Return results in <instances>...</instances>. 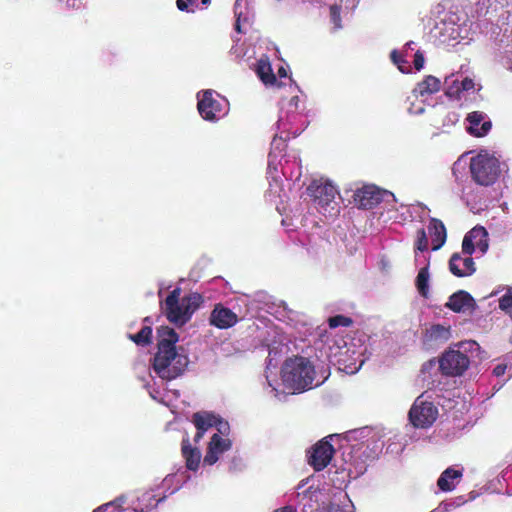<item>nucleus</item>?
Instances as JSON below:
<instances>
[{
	"instance_id": "nucleus-1",
	"label": "nucleus",
	"mask_w": 512,
	"mask_h": 512,
	"mask_svg": "<svg viewBox=\"0 0 512 512\" xmlns=\"http://www.w3.org/2000/svg\"><path fill=\"white\" fill-rule=\"evenodd\" d=\"M178 334L162 326L158 329V351L153 357L152 371L162 380L170 381L180 376L188 365V357L176 347Z\"/></svg>"
},
{
	"instance_id": "nucleus-2",
	"label": "nucleus",
	"mask_w": 512,
	"mask_h": 512,
	"mask_svg": "<svg viewBox=\"0 0 512 512\" xmlns=\"http://www.w3.org/2000/svg\"><path fill=\"white\" fill-rule=\"evenodd\" d=\"M281 376L286 388L298 392L319 386L325 379L316 380L314 366L304 357L286 360L281 370Z\"/></svg>"
},
{
	"instance_id": "nucleus-3",
	"label": "nucleus",
	"mask_w": 512,
	"mask_h": 512,
	"mask_svg": "<svg viewBox=\"0 0 512 512\" xmlns=\"http://www.w3.org/2000/svg\"><path fill=\"white\" fill-rule=\"evenodd\" d=\"M328 349L330 362L337 364L340 370L348 374L359 371L367 359L364 356L366 347L354 340L348 342L342 336L334 339L332 344H328Z\"/></svg>"
},
{
	"instance_id": "nucleus-4",
	"label": "nucleus",
	"mask_w": 512,
	"mask_h": 512,
	"mask_svg": "<svg viewBox=\"0 0 512 512\" xmlns=\"http://www.w3.org/2000/svg\"><path fill=\"white\" fill-rule=\"evenodd\" d=\"M180 294L181 289L175 288L162 304V310L167 319L177 326H183L191 319L202 299L197 293H191L182 298Z\"/></svg>"
},
{
	"instance_id": "nucleus-5",
	"label": "nucleus",
	"mask_w": 512,
	"mask_h": 512,
	"mask_svg": "<svg viewBox=\"0 0 512 512\" xmlns=\"http://www.w3.org/2000/svg\"><path fill=\"white\" fill-rule=\"evenodd\" d=\"M307 191L325 216H335L339 212V206L335 201L339 192L331 181L323 178L313 180Z\"/></svg>"
},
{
	"instance_id": "nucleus-6",
	"label": "nucleus",
	"mask_w": 512,
	"mask_h": 512,
	"mask_svg": "<svg viewBox=\"0 0 512 512\" xmlns=\"http://www.w3.org/2000/svg\"><path fill=\"white\" fill-rule=\"evenodd\" d=\"M304 107L300 106L298 96H293L288 103L281 109L277 121V131L287 133L293 137L298 136L306 127V121L303 115Z\"/></svg>"
},
{
	"instance_id": "nucleus-7",
	"label": "nucleus",
	"mask_w": 512,
	"mask_h": 512,
	"mask_svg": "<svg viewBox=\"0 0 512 512\" xmlns=\"http://www.w3.org/2000/svg\"><path fill=\"white\" fill-rule=\"evenodd\" d=\"M470 171L479 185H492L500 175L499 160L487 152H480L471 159Z\"/></svg>"
},
{
	"instance_id": "nucleus-8",
	"label": "nucleus",
	"mask_w": 512,
	"mask_h": 512,
	"mask_svg": "<svg viewBox=\"0 0 512 512\" xmlns=\"http://www.w3.org/2000/svg\"><path fill=\"white\" fill-rule=\"evenodd\" d=\"M197 98L199 114L206 121H218L228 112V101L213 90L200 92Z\"/></svg>"
},
{
	"instance_id": "nucleus-9",
	"label": "nucleus",
	"mask_w": 512,
	"mask_h": 512,
	"mask_svg": "<svg viewBox=\"0 0 512 512\" xmlns=\"http://www.w3.org/2000/svg\"><path fill=\"white\" fill-rule=\"evenodd\" d=\"M438 417V408L426 393L416 398L409 411V420L416 428L430 427Z\"/></svg>"
},
{
	"instance_id": "nucleus-10",
	"label": "nucleus",
	"mask_w": 512,
	"mask_h": 512,
	"mask_svg": "<svg viewBox=\"0 0 512 512\" xmlns=\"http://www.w3.org/2000/svg\"><path fill=\"white\" fill-rule=\"evenodd\" d=\"M191 421L197 430L194 436V441L196 443L199 442L203 435L210 429L215 428V433H229L230 431L228 422L224 421L218 415L212 412H196L193 414Z\"/></svg>"
},
{
	"instance_id": "nucleus-11",
	"label": "nucleus",
	"mask_w": 512,
	"mask_h": 512,
	"mask_svg": "<svg viewBox=\"0 0 512 512\" xmlns=\"http://www.w3.org/2000/svg\"><path fill=\"white\" fill-rule=\"evenodd\" d=\"M290 135L287 133H277L272 142H271V150L268 155V167H267V175L269 179H272L275 183L280 179L279 176V167L281 170L284 169L282 164V152L286 148V140ZM284 174V171H282Z\"/></svg>"
},
{
	"instance_id": "nucleus-12",
	"label": "nucleus",
	"mask_w": 512,
	"mask_h": 512,
	"mask_svg": "<svg viewBox=\"0 0 512 512\" xmlns=\"http://www.w3.org/2000/svg\"><path fill=\"white\" fill-rule=\"evenodd\" d=\"M339 435L333 434L319 441L309 452L308 463L316 470L321 471L330 463L335 452L331 440L337 439Z\"/></svg>"
},
{
	"instance_id": "nucleus-13",
	"label": "nucleus",
	"mask_w": 512,
	"mask_h": 512,
	"mask_svg": "<svg viewBox=\"0 0 512 512\" xmlns=\"http://www.w3.org/2000/svg\"><path fill=\"white\" fill-rule=\"evenodd\" d=\"M390 199L393 202L396 201L393 193L389 191H382L374 185L363 186L362 188L357 189L354 194L355 203L363 209H370L382 200L389 202Z\"/></svg>"
},
{
	"instance_id": "nucleus-14",
	"label": "nucleus",
	"mask_w": 512,
	"mask_h": 512,
	"mask_svg": "<svg viewBox=\"0 0 512 512\" xmlns=\"http://www.w3.org/2000/svg\"><path fill=\"white\" fill-rule=\"evenodd\" d=\"M444 85L447 97L457 100H460L464 93H475L481 89V86L477 85L473 79L469 77L462 78L459 73L446 76Z\"/></svg>"
},
{
	"instance_id": "nucleus-15",
	"label": "nucleus",
	"mask_w": 512,
	"mask_h": 512,
	"mask_svg": "<svg viewBox=\"0 0 512 512\" xmlns=\"http://www.w3.org/2000/svg\"><path fill=\"white\" fill-rule=\"evenodd\" d=\"M469 366V358L459 350L450 349L439 359V367L443 374L457 376L463 374Z\"/></svg>"
},
{
	"instance_id": "nucleus-16",
	"label": "nucleus",
	"mask_w": 512,
	"mask_h": 512,
	"mask_svg": "<svg viewBox=\"0 0 512 512\" xmlns=\"http://www.w3.org/2000/svg\"><path fill=\"white\" fill-rule=\"evenodd\" d=\"M441 88V81L432 76L428 75L426 76L423 81L419 82L417 86L413 89V96L418 99L421 98L419 104L411 103V105L408 107V112L410 114L414 115H420L424 113L425 108L423 105V102L425 101L426 97L436 93Z\"/></svg>"
},
{
	"instance_id": "nucleus-17",
	"label": "nucleus",
	"mask_w": 512,
	"mask_h": 512,
	"mask_svg": "<svg viewBox=\"0 0 512 512\" xmlns=\"http://www.w3.org/2000/svg\"><path fill=\"white\" fill-rule=\"evenodd\" d=\"M229 433H213L207 446L206 454L203 458V465H214L222 455L229 451L232 442L228 437Z\"/></svg>"
},
{
	"instance_id": "nucleus-18",
	"label": "nucleus",
	"mask_w": 512,
	"mask_h": 512,
	"mask_svg": "<svg viewBox=\"0 0 512 512\" xmlns=\"http://www.w3.org/2000/svg\"><path fill=\"white\" fill-rule=\"evenodd\" d=\"M433 37L443 45H454L459 43L461 36V28L452 20H441L436 23L433 31Z\"/></svg>"
},
{
	"instance_id": "nucleus-19",
	"label": "nucleus",
	"mask_w": 512,
	"mask_h": 512,
	"mask_svg": "<svg viewBox=\"0 0 512 512\" xmlns=\"http://www.w3.org/2000/svg\"><path fill=\"white\" fill-rule=\"evenodd\" d=\"M466 123V131L474 137L486 136L492 128L490 118L482 111L469 113L466 117Z\"/></svg>"
},
{
	"instance_id": "nucleus-20",
	"label": "nucleus",
	"mask_w": 512,
	"mask_h": 512,
	"mask_svg": "<svg viewBox=\"0 0 512 512\" xmlns=\"http://www.w3.org/2000/svg\"><path fill=\"white\" fill-rule=\"evenodd\" d=\"M445 306L455 313H472L476 302L468 292L459 290L449 297Z\"/></svg>"
},
{
	"instance_id": "nucleus-21",
	"label": "nucleus",
	"mask_w": 512,
	"mask_h": 512,
	"mask_svg": "<svg viewBox=\"0 0 512 512\" xmlns=\"http://www.w3.org/2000/svg\"><path fill=\"white\" fill-rule=\"evenodd\" d=\"M449 270L456 277H468L475 273L476 267L472 257L454 253L449 260Z\"/></svg>"
},
{
	"instance_id": "nucleus-22",
	"label": "nucleus",
	"mask_w": 512,
	"mask_h": 512,
	"mask_svg": "<svg viewBox=\"0 0 512 512\" xmlns=\"http://www.w3.org/2000/svg\"><path fill=\"white\" fill-rule=\"evenodd\" d=\"M184 474L185 471H181L169 474L163 479L161 484L155 488L159 494L157 502L164 501L168 495L175 493L181 487V485L188 479Z\"/></svg>"
},
{
	"instance_id": "nucleus-23",
	"label": "nucleus",
	"mask_w": 512,
	"mask_h": 512,
	"mask_svg": "<svg viewBox=\"0 0 512 512\" xmlns=\"http://www.w3.org/2000/svg\"><path fill=\"white\" fill-rule=\"evenodd\" d=\"M209 321L211 325L219 329H227L234 326L237 323L238 317L229 308H226L221 304H218L212 310Z\"/></svg>"
},
{
	"instance_id": "nucleus-24",
	"label": "nucleus",
	"mask_w": 512,
	"mask_h": 512,
	"mask_svg": "<svg viewBox=\"0 0 512 512\" xmlns=\"http://www.w3.org/2000/svg\"><path fill=\"white\" fill-rule=\"evenodd\" d=\"M463 476V469L454 466L445 469L437 480V486L443 492H450L455 489Z\"/></svg>"
},
{
	"instance_id": "nucleus-25",
	"label": "nucleus",
	"mask_w": 512,
	"mask_h": 512,
	"mask_svg": "<svg viewBox=\"0 0 512 512\" xmlns=\"http://www.w3.org/2000/svg\"><path fill=\"white\" fill-rule=\"evenodd\" d=\"M429 265H430V256H424L422 263L419 265L421 267L419 268L417 277L415 279L416 288H417L419 294L424 298H428L429 293H430V290H429V282H430Z\"/></svg>"
},
{
	"instance_id": "nucleus-26",
	"label": "nucleus",
	"mask_w": 512,
	"mask_h": 512,
	"mask_svg": "<svg viewBox=\"0 0 512 512\" xmlns=\"http://www.w3.org/2000/svg\"><path fill=\"white\" fill-rule=\"evenodd\" d=\"M159 494L155 489L145 491L136 500L131 501L134 512H149L159 503L157 502Z\"/></svg>"
},
{
	"instance_id": "nucleus-27",
	"label": "nucleus",
	"mask_w": 512,
	"mask_h": 512,
	"mask_svg": "<svg viewBox=\"0 0 512 512\" xmlns=\"http://www.w3.org/2000/svg\"><path fill=\"white\" fill-rule=\"evenodd\" d=\"M428 231L432 240V250L436 251L440 249L446 242L447 234L446 228L442 221L431 218Z\"/></svg>"
},
{
	"instance_id": "nucleus-28",
	"label": "nucleus",
	"mask_w": 512,
	"mask_h": 512,
	"mask_svg": "<svg viewBox=\"0 0 512 512\" xmlns=\"http://www.w3.org/2000/svg\"><path fill=\"white\" fill-rule=\"evenodd\" d=\"M182 455L185 459L186 468L196 471L201 462V452L198 448H192L188 439L182 441Z\"/></svg>"
},
{
	"instance_id": "nucleus-29",
	"label": "nucleus",
	"mask_w": 512,
	"mask_h": 512,
	"mask_svg": "<svg viewBox=\"0 0 512 512\" xmlns=\"http://www.w3.org/2000/svg\"><path fill=\"white\" fill-rule=\"evenodd\" d=\"M459 165H460L459 161L455 162L453 165V168H452L453 174L456 177V186L454 187V193L462 201H464L467 205H469L471 201H474V197L472 196L473 186L471 183L464 184L460 181L459 177L456 174Z\"/></svg>"
},
{
	"instance_id": "nucleus-30",
	"label": "nucleus",
	"mask_w": 512,
	"mask_h": 512,
	"mask_svg": "<svg viewBox=\"0 0 512 512\" xmlns=\"http://www.w3.org/2000/svg\"><path fill=\"white\" fill-rule=\"evenodd\" d=\"M256 73L265 85H273L276 77L273 74L270 61L267 56H262L256 64Z\"/></svg>"
},
{
	"instance_id": "nucleus-31",
	"label": "nucleus",
	"mask_w": 512,
	"mask_h": 512,
	"mask_svg": "<svg viewBox=\"0 0 512 512\" xmlns=\"http://www.w3.org/2000/svg\"><path fill=\"white\" fill-rule=\"evenodd\" d=\"M469 237L474 242L476 248L482 253L488 250V232L482 226H476L468 232Z\"/></svg>"
},
{
	"instance_id": "nucleus-32",
	"label": "nucleus",
	"mask_w": 512,
	"mask_h": 512,
	"mask_svg": "<svg viewBox=\"0 0 512 512\" xmlns=\"http://www.w3.org/2000/svg\"><path fill=\"white\" fill-rule=\"evenodd\" d=\"M272 353H273V351L270 350L267 364H266L265 379H266L267 386L270 388L269 393H271L274 397L280 399L279 390L275 385L277 382L275 379L276 374L273 373L271 370L272 368L275 370L277 367V363H273Z\"/></svg>"
},
{
	"instance_id": "nucleus-33",
	"label": "nucleus",
	"mask_w": 512,
	"mask_h": 512,
	"mask_svg": "<svg viewBox=\"0 0 512 512\" xmlns=\"http://www.w3.org/2000/svg\"><path fill=\"white\" fill-rule=\"evenodd\" d=\"M428 250V239L426 232L423 228L419 229L417 232V239L415 242V264L416 266H419L422 261L423 257L426 256L425 252Z\"/></svg>"
},
{
	"instance_id": "nucleus-34",
	"label": "nucleus",
	"mask_w": 512,
	"mask_h": 512,
	"mask_svg": "<svg viewBox=\"0 0 512 512\" xmlns=\"http://www.w3.org/2000/svg\"><path fill=\"white\" fill-rule=\"evenodd\" d=\"M308 483V479L302 480L297 486L296 497L298 501H304L306 499L309 502L305 503L304 506H311L310 502L314 499L317 500L318 494L320 493L317 489H314L312 486L305 488Z\"/></svg>"
},
{
	"instance_id": "nucleus-35",
	"label": "nucleus",
	"mask_w": 512,
	"mask_h": 512,
	"mask_svg": "<svg viewBox=\"0 0 512 512\" xmlns=\"http://www.w3.org/2000/svg\"><path fill=\"white\" fill-rule=\"evenodd\" d=\"M234 13L236 17L235 29L237 32L242 33V25L248 23L249 20L246 3H243V0H236Z\"/></svg>"
},
{
	"instance_id": "nucleus-36",
	"label": "nucleus",
	"mask_w": 512,
	"mask_h": 512,
	"mask_svg": "<svg viewBox=\"0 0 512 512\" xmlns=\"http://www.w3.org/2000/svg\"><path fill=\"white\" fill-rule=\"evenodd\" d=\"M127 496L120 495L114 500L97 507L93 512L124 511V504L127 503Z\"/></svg>"
},
{
	"instance_id": "nucleus-37",
	"label": "nucleus",
	"mask_w": 512,
	"mask_h": 512,
	"mask_svg": "<svg viewBox=\"0 0 512 512\" xmlns=\"http://www.w3.org/2000/svg\"><path fill=\"white\" fill-rule=\"evenodd\" d=\"M427 336L434 341H446L450 337V328L440 324L432 325L427 330Z\"/></svg>"
},
{
	"instance_id": "nucleus-38",
	"label": "nucleus",
	"mask_w": 512,
	"mask_h": 512,
	"mask_svg": "<svg viewBox=\"0 0 512 512\" xmlns=\"http://www.w3.org/2000/svg\"><path fill=\"white\" fill-rule=\"evenodd\" d=\"M152 329L149 326H144L137 334L130 335V339L137 345H146L150 343Z\"/></svg>"
},
{
	"instance_id": "nucleus-39",
	"label": "nucleus",
	"mask_w": 512,
	"mask_h": 512,
	"mask_svg": "<svg viewBox=\"0 0 512 512\" xmlns=\"http://www.w3.org/2000/svg\"><path fill=\"white\" fill-rule=\"evenodd\" d=\"M345 501L342 504H331L327 507H324L321 512H354V506L351 501L345 495Z\"/></svg>"
},
{
	"instance_id": "nucleus-40",
	"label": "nucleus",
	"mask_w": 512,
	"mask_h": 512,
	"mask_svg": "<svg viewBox=\"0 0 512 512\" xmlns=\"http://www.w3.org/2000/svg\"><path fill=\"white\" fill-rule=\"evenodd\" d=\"M499 308L508 315L512 313V287H507L506 293L499 299Z\"/></svg>"
},
{
	"instance_id": "nucleus-41",
	"label": "nucleus",
	"mask_w": 512,
	"mask_h": 512,
	"mask_svg": "<svg viewBox=\"0 0 512 512\" xmlns=\"http://www.w3.org/2000/svg\"><path fill=\"white\" fill-rule=\"evenodd\" d=\"M391 60L395 65H397L398 69L402 73H407L410 71V66L408 65V61L404 58V56L400 52L393 50L391 52Z\"/></svg>"
},
{
	"instance_id": "nucleus-42",
	"label": "nucleus",
	"mask_w": 512,
	"mask_h": 512,
	"mask_svg": "<svg viewBox=\"0 0 512 512\" xmlns=\"http://www.w3.org/2000/svg\"><path fill=\"white\" fill-rule=\"evenodd\" d=\"M351 324H352L351 318L343 316V315H336L329 319V327L330 328H336V327H340V326L348 327Z\"/></svg>"
},
{
	"instance_id": "nucleus-43",
	"label": "nucleus",
	"mask_w": 512,
	"mask_h": 512,
	"mask_svg": "<svg viewBox=\"0 0 512 512\" xmlns=\"http://www.w3.org/2000/svg\"><path fill=\"white\" fill-rule=\"evenodd\" d=\"M475 249H477V248L467 233L462 242V255L471 257V255L474 253Z\"/></svg>"
},
{
	"instance_id": "nucleus-44",
	"label": "nucleus",
	"mask_w": 512,
	"mask_h": 512,
	"mask_svg": "<svg viewBox=\"0 0 512 512\" xmlns=\"http://www.w3.org/2000/svg\"><path fill=\"white\" fill-rule=\"evenodd\" d=\"M341 7L338 5H332L330 7V19L336 28H341Z\"/></svg>"
},
{
	"instance_id": "nucleus-45",
	"label": "nucleus",
	"mask_w": 512,
	"mask_h": 512,
	"mask_svg": "<svg viewBox=\"0 0 512 512\" xmlns=\"http://www.w3.org/2000/svg\"><path fill=\"white\" fill-rule=\"evenodd\" d=\"M370 431L367 428H361L357 430L350 431L347 435L349 439H360L366 437L367 433Z\"/></svg>"
},
{
	"instance_id": "nucleus-46",
	"label": "nucleus",
	"mask_w": 512,
	"mask_h": 512,
	"mask_svg": "<svg viewBox=\"0 0 512 512\" xmlns=\"http://www.w3.org/2000/svg\"><path fill=\"white\" fill-rule=\"evenodd\" d=\"M414 66L417 71H420L424 66V56L419 51L414 54Z\"/></svg>"
},
{
	"instance_id": "nucleus-47",
	"label": "nucleus",
	"mask_w": 512,
	"mask_h": 512,
	"mask_svg": "<svg viewBox=\"0 0 512 512\" xmlns=\"http://www.w3.org/2000/svg\"><path fill=\"white\" fill-rule=\"evenodd\" d=\"M194 0H177V8L180 11L189 12V4H193Z\"/></svg>"
},
{
	"instance_id": "nucleus-48",
	"label": "nucleus",
	"mask_w": 512,
	"mask_h": 512,
	"mask_svg": "<svg viewBox=\"0 0 512 512\" xmlns=\"http://www.w3.org/2000/svg\"><path fill=\"white\" fill-rule=\"evenodd\" d=\"M503 65L512 71V48L508 51H506V54L503 58Z\"/></svg>"
},
{
	"instance_id": "nucleus-49",
	"label": "nucleus",
	"mask_w": 512,
	"mask_h": 512,
	"mask_svg": "<svg viewBox=\"0 0 512 512\" xmlns=\"http://www.w3.org/2000/svg\"><path fill=\"white\" fill-rule=\"evenodd\" d=\"M506 365H503V364H498L494 369H493V374L497 377H500L502 375H504L505 371H506Z\"/></svg>"
},
{
	"instance_id": "nucleus-50",
	"label": "nucleus",
	"mask_w": 512,
	"mask_h": 512,
	"mask_svg": "<svg viewBox=\"0 0 512 512\" xmlns=\"http://www.w3.org/2000/svg\"><path fill=\"white\" fill-rule=\"evenodd\" d=\"M273 512H296V509L293 506H284L282 508L276 509Z\"/></svg>"
},
{
	"instance_id": "nucleus-51",
	"label": "nucleus",
	"mask_w": 512,
	"mask_h": 512,
	"mask_svg": "<svg viewBox=\"0 0 512 512\" xmlns=\"http://www.w3.org/2000/svg\"><path fill=\"white\" fill-rule=\"evenodd\" d=\"M67 5L71 6L73 8H79L81 5V1L80 0H67Z\"/></svg>"
},
{
	"instance_id": "nucleus-52",
	"label": "nucleus",
	"mask_w": 512,
	"mask_h": 512,
	"mask_svg": "<svg viewBox=\"0 0 512 512\" xmlns=\"http://www.w3.org/2000/svg\"><path fill=\"white\" fill-rule=\"evenodd\" d=\"M414 45H415V43H414V42H408V43L405 45L406 57H408V54H407L408 49L413 50V47H412V46H414Z\"/></svg>"
},
{
	"instance_id": "nucleus-53",
	"label": "nucleus",
	"mask_w": 512,
	"mask_h": 512,
	"mask_svg": "<svg viewBox=\"0 0 512 512\" xmlns=\"http://www.w3.org/2000/svg\"><path fill=\"white\" fill-rule=\"evenodd\" d=\"M149 394H150V396H151L153 399H155V400L157 399V395H156V394H157V392H156V391H154V390H150V391H149Z\"/></svg>"
},
{
	"instance_id": "nucleus-54",
	"label": "nucleus",
	"mask_w": 512,
	"mask_h": 512,
	"mask_svg": "<svg viewBox=\"0 0 512 512\" xmlns=\"http://www.w3.org/2000/svg\"><path fill=\"white\" fill-rule=\"evenodd\" d=\"M279 74H280V76H281V77H286V71H285V69H284V68H280V69H279Z\"/></svg>"
},
{
	"instance_id": "nucleus-55",
	"label": "nucleus",
	"mask_w": 512,
	"mask_h": 512,
	"mask_svg": "<svg viewBox=\"0 0 512 512\" xmlns=\"http://www.w3.org/2000/svg\"><path fill=\"white\" fill-rule=\"evenodd\" d=\"M164 289V285L163 284H160V289H159V296H161L162 294V290Z\"/></svg>"
},
{
	"instance_id": "nucleus-56",
	"label": "nucleus",
	"mask_w": 512,
	"mask_h": 512,
	"mask_svg": "<svg viewBox=\"0 0 512 512\" xmlns=\"http://www.w3.org/2000/svg\"><path fill=\"white\" fill-rule=\"evenodd\" d=\"M210 1H211V0H202V3H203L204 5H206V4L210 3Z\"/></svg>"
},
{
	"instance_id": "nucleus-57",
	"label": "nucleus",
	"mask_w": 512,
	"mask_h": 512,
	"mask_svg": "<svg viewBox=\"0 0 512 512\" xmlns=\"http://www.w3.org/2000/svg\"><path fill=\"white\" fill-rule=\"evenodd\" d=\"M452 117H453V119H454L455 121H457V120H458V117H457V115H456V114H452Z\"/></svg>"
},
{
	"instance_id": "nucleus-58",
	"label": "nucleus",
	"mask_w": 512,
	"mask_h": 512,
	"mask_svg": "<svg viewBox=\"0 0 512 512\" xmlns=\"http://www.w3.org/2000/svg\"><path fill=\"white\" fill-rule=\"evenodd\" d=\"M509 316H510V318L512 319V313H511Z\"/></svg>"
}]
</instances>
